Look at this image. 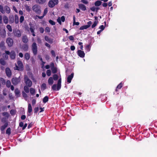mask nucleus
<instances>
[{"label": "nucleus", "instance_id": "f257e3e1", "mask_svg": "<svg viewBox=\"0 0 157 157\" xmlns=\"http://www.w3.org/2000/svg\"><path fill=\"white\" fill-rule=\"evenodd\" d=\"M61 78H59L58 81L57 85L56 84L53 85L52 86V89L54 90H59L61 87Z\"/></svg>", "mask_w": 157, "mask_h": 157}, {"label": "nucleus", "instance_id": "f03ea898", "mask_svg": "<svg viewBox=\"0 0 157 157\" xmlns=\"http://www.w3.org/2000/svg\"><path fill=\"white\" fill-rule=\"evenodd\" d=\"M17 64V65H16L15 67H14V69L19 71L22 70L23 67L22 62L20 61H18Z\"/></svg>", "mask_w": 157, "mask_h": 157}, {"label": "nucleus", "instance_id": "7ed1b4c3", "mask_svg": "<svg viewBox=\"0 0 157 157\" xmlns=\"http://www.w3.org/2000/svg\"><path fill=\"white\" fill-rule=\"evenodd\" d=\"M58 2V0H51L48 2V6L50 8H52L57 4Z\"/></svg>", "mask_w": 157, "mask_h": 157}, {"label": "nucleus", "instance_id": "20e7f679", "mask_svg": "<svg viewBox=\"0 0 157 157\" xmlns=\"http://www.w3.org/2000/svg\"><path fill=\"white\" fill-rule=\"evenodd\" d=\"M24 80L27 86H28L29 87H30L32 86V82L28 78L27 76H25Z\"/></svg>", "mask_w": 157, "mask_h": 157}, {"label": "nucleus", "instance_id": "39448f33", "mask_svg": "<svg viewBox=\"0 0 157 157\" xmlns=\"http://www.w3.org/2000/svg\"><path fill=\"white\" fill-rule=\"evenodd\" d=\"M32 49L33 54L36 55L37 53V46L36 44L35 43H33L32 45Z\"/></svg>", "mask_w": 157, "mask_h": 157}, {"label": "nucleus", "instance_id": "423d86ee", "mask_svg": "<svg viewBox=\"0 0 157 157\" xmlns=\"http://www.w3.org/2000/svg\"><path fill=\"white\" fill-rule=\"evenodd\" d=\"M5 53L7 54H8V55H10V58L12 59H14L15 58L16 54L15 52L14 51H12L10 52L9 51H5Z\"/></svg>", "mask_w": 157, "mask_h": 157}, {"label": "nucleus", "instance_id": "0eeeda50", "mask_svg": "<svg viewBox=\"0 0 157 157\" xmlns=\"http://www.w3.org/2000/svg\"><path fill=\"white\" fill-rule=\"evenodd\" d=\"M21 81V79L20 77L18 78H13L12 79V83L14 85L18 84Z\"/></svg>", "mask_w": 157, "mask_h": 157}, {"label": "nucleus", "instance_id": "6e6552de", "mask_svg": "<svg viewBox=\"0 0 157 157\" xmlns=\"http://www.w3.org/2000/svg\"><path fill=\"white\" fill-rule=\"evenodd\" d=\"M33 10L37 13H40L41 11L40 7L37 5H34L33 7Z\"/></svg>", "mask_w": 157, "mask_h": 157}, {"label": "nucleus", "instance_id": "1a4fd4ad", "mask_svg": "<svg viewBox=\"0 0 157 157\" xmlns=\"http://www.w3.org/2000/svg\"><path fill=\"white\" fill-rule=\"evenodd\" d=\"M13 33L15 36L17 37H20L21 36V33L20 31L17 29H15L13 30Z\"/></svg>", "mask_w": 157, "mask_h": 157}, {"label": "nucleus", "instance_id": "9d476101", "mask_svg": "<svg viewBox=\"0 0 157 157\" xmlns=\"http://www.w3.org/2000/svg\"><path fill=\"white\" fill-rule=\"evenodd\" d=\"M6 42L9 47H11L13 45V41L11 38H8L6 40Z\"/></svg>", "mask_w": 157, "mask_h": 157}, {"label": "nucleus", "instance_id": "9b49d317", "mask_svg": "<svg viewBox=\"0 0 157 157\" xmlns=\"http://www.w3.org/2000/svg\"><path fill=\"white\" fill-rule=\"evenodd\" d=\"M6 35V32L5 30L4 29L1 30V27H0V36L1 37L4 38Z\"/></svg>", "mask_w": 157, "mask_h": 157}, {"label": "nucleus", "instance_id": "f8f14e48", "mask_svg": "<svg viewBox=\"0 0 157 157\" xmlns=\"http://www.w3.org/2000/svg\"><path fill=\"white\" fill-rule=\"evenodd\" d=\"M65 20V17L64 16H63L60 18L59 17L57 19V21L59 23L60 25L61 24V21L63 22Z\"/></svg>", "mask_w": 157, "mask_h": 157}, {"label": "nucleus", "instance_id": "ddd939ff", "mask_svg": "<svg viewBox=\"0 0 157 157\" xmlns=\"http://www.w3.org/2000/svg\"><path fill=\"white\" fill-rule=\"evenodd\" d=\"M77 53L79 56L82 58H83L85 56V53L84 52L81 50H78L77 51Z\"/></svg>", "mask_w": 157, "mask_h": 157}, {"label": "nucleus", "instance_id": "4468645a", "mask_svg": "<svg viewBox=\"0 0 157 157\" xmlns=\"http://www.w3.org/2000/svg\"><path fill=\"white\" fill-rule=\"evenodd\" d=\"M6 75L9 77H10L11 75V72L9 68H6Z\"/></svg>", "mask_w": 157, "mask_h": 157}, {"label": "nucleus", "instance_id": "2eb2a0df", "mask_svg": "<svg viewBox=\"0 0 157 157\" xmlns=\"http://www.w3.org/2000/svg\"><path fill=\"white\" fill-rule=\"evenodd\" d=\"M74 76V73H72L69 75L67 78V82L68 83H71V80Z\"/></svg>", "mask_w": 157, "mask_h": 157}, {"label": "nucleus", "instance_id": "dca6fc26", "mask_svg": "<svg viewBox=\"0 0 157 157\" xmlns=\"http://www.w3.org/2000/svg\"><path fill=\"white\" fill-rule=\"evenodd\" d=\"M32 109L31 104L30 103L28 104V112L29 113L28 115L30 116V113L32 112Z\"/></svg>", "mask_w": 157, "mask_h": 157}, {"label": "nucleus", "instance_id": "f3484780", "mask_svg": "<svg viewBox=\"0 0 157 157\" xmlns=\"http://www.w3.org/2000/svg\"><path fill=\"white\" fill-rule=\"evenodd\" d=\"M4 10L5 11V13L6 12L7 13H9L10 12V8L7 6H6L4 7Z\"/></svg>", "mask_w": 157, "mask_h": 157}, {"label": "nucleus", "instance_id": "a211bd4d", "mask_svg": "<svg viewBox=\"0 0 157 157\" xmlns=\"http://www.w3.org/2000/svg\"><path fill=\"white\" fill-rule=\"evenodd\" d=\"M3 22L5 24H7L8 22V17L6 16H4L3 17Z\"/></svg>", "mask_w": 157, "mask_h": 157}, {"label": "nucleus", "instance_id": "6ab92c4d", "mask_svg": "<svg viewBox=\"0 0 157 157\" xmlns=\"http://www.w3.org/2000/svg\"><path fill=\"white\" fill-rule=\"evenodd\" d=\"M79 8L83 11H85L86 10V7L85 6L82 4H79Z\"/></svg>", "mask_w": 157, "mask_h": 157}, {"label": "nucleus", "instance_id": "aec40b11", "mask_svg": "<svg viewBox=\"0 0 157 157\" xmlns=\"http://www.w3.org/2000/svg\"><path fill=\"white\" fill-rule=\"evenodd\" d=\"M54 82L53 78L51 77L48 79V83L49 85H52Z\"/></svg>", "mask_w": 157, "mask_h": 157}, {"label": "nucleus", "instance_id": "412c9836", "mask_svg": "<svg viewBox=\"0 0 157 157\" xmlns=\"http://www.w3.org/2000/svg\"><path fill=\"white\" fill-rule=\"evenodd\" d=\"M8 126V123H6L3 125L1 127L0 129L2 131H3Z\"/></svg>", "mask_w": 157, "mask_h": 157}, {"label": "nucleus", "instance_id": "4be33fe9", "mask_svg": "<svg viewBox=\"0 0 157 157\" xmlns=\"http://www.w3.org/2000/svg\"><path fill=\"white\" fill-rule=\"evenodd\" d=\"M22 41L25 43H26L28 41V39L27 38V36H23L22 38Z\"/></svg>", "mask_w": 157, "mask_h": 157}, {"label": "nucleus", "instance_id": "5701e85b", "mask_svg": "<svg viewBox=\"0 0 157 157\" xmlns=\"http://www.w3.org/2000/svg\"><path fill=\"white\" fill-rule=\"evenodd\" d=\"M22 48L23 50L26 51L28 49V47L27 44H24L22 46Z\"/></svg>", "mask_w": 157, "mask_h": 157}, {"label": "nucleus", "instance_id": "b1692460", "mask_svg": "<svg viewBox=\"0 0 157 157\" xmlns=\"http://www.w3.org/2000/svg\"><path fill=\"white\" fill-rule=\"evenodd\" d=\"M61 78V76L60 75V76L59 77L57 75L55 74L53 75V78L55 81L57 80L59 78Z\"/></svg>", "mask_w": 157, "mask_h": 157}, {"label": "nucleus", "instance_id": "393cba45", "mask_svg": "<svg viewBox=\"0 0 157 157\" xmlns=\"http://www.w3.org/2000/svg\"><path fill=\"white\" fill-rule=\"evenodd\" d=\"M30 57L29 54L28 53H26L25 55V59L28 60H29Z\"/></svg>", "mask_w": 157, "mask_h": 157}, {"label": "nucleus", "instance_id": "a878e982", "mask_svg": "<svg viewBox=\"0 0 157 157\" xmlns=\"http://www.w3.org/2000/svg\"><path fill=\"white\" fill-rule=\"evenodd\" d=\"M29 86H25L24 87V90L26 93H28L29 92Z\"/></svg>", "mask_w": 157, "mask_h": 157}, {"label": "nucleus", "instance_id": "bb28decb", "mask_svg": "<svg viewBox=\"0 0 157 157\" xmlns=\"http://www.w3.org/2000/svg\"><path fill=\"white\" fill-rule=\"evenodd\" d=\"M14 21V19L13 17H9V23L10 24L12 23H13Z\"/></svg>", "mask_w": 157, "mask_h": 157}, {"label": "nucleus", "instance_id": "cd10ccee", "mask_svg": "<svg viewBox=\"0 0 157 157\" xmlns=\"http://www.w3.org/2000/svg\"><path fill=\"white\" fill-rule=\"evenodd\" d=\"M89 27V26H88V25H85L83 26H81L80 28V30H83L84 29H86L88 28Z\"/></svg>", "mask_w": 157, "mask_h": 157}, {"label": "nucleus", "instance_id": "c85d7f7f", "mask_svg": "<svg viewBox=\"0 0 157 157\" xmlns=\"http://www.w3.org/2000/svg\"><path fill=\"white\" fill-rule=\"evenodd\" d=\"M101 3V2L100 1H97L95 3V5L96 6H100Z\"/></svg>", "mask_w": 157, "mask_h": 157}, {"label": "nucleus", "instance_id": "c756f323", "mask_svg": "<svg viewBox=\"0 0 157 157\" xmlns=\"http://www.w3.org/2000/svg\"><path fill=\"white\" fill-rule=\"evenodd\" d=\"M0 63L2 65H5L6 63L5 61L2 58L0 59Z\"/></svg>", "mask_w": 157, "mask_h": 157}, {"label": "nucleus", "instance_id": "7c9ffc66", "mask_svg": "<svg viewBox=\"0 0 157 157\" xmlns=\"http://www.w3.org/2000/svg\"><path fill=\"white\" fill-rule=\"evenodd\" d=\"M51 69L52 71V73L54 74L56 73L57 72V69L55 67L51 68Z\"/></svg>", "mask_w": 157, "mask_h": 157}, {"label": "nucleus", "instance_id": "2f4dec72", "mask_svg": "<svg viewBox=\"0 0 157 157\" xmlns=\"http://www.w3.org/2000/svg\"><path fill=\"white\" fill-rule=\"evenodd\" d=\"M30 93L32 95H34L35 93V89L32 88H31L30 89Z\"/></svg>", "mask_w": 157, "mask_h": 157}, {"label": "nucleus", "instance_id": "473e14b6", "mask_svg": "<svg viewBox=\"0 0 157 157\" xmlns=\"http://www.w3.org/2000/svg\"><path fill=\"white\" fill-rule=\"evenodd\" d=\"M15 93L16 95L17 96H19L20 91L18 89H16L15 90Z\"/></svg>", "mask_w": 157, "mask_h": 157}, {"label": "nucleus", "instance_id": "72a5a7b5", "mask_svg": "<svg viewBox=\"0 0 157 157\" xmlns=\"http://www.w3.org/2000/svg\"><path fill=\"white\" fill-rule=\"evenodd\" d=\"M15 17V22L16 24L18 22V17L17 15H15L14 16Z\"/></svg>", "mask_w": 157, "mask_h": 157}, {"label": "nucleus", "instance_id": "f704fd0d", "mask_svg": "<svg viewBox=\"0 0 157 157\" xmlns=\"http://www.w3.org/2000/svg\"><path fill=\"white\" fill-rule=\"evenodd\" d=\"M48 97L47 96H46L43 99V102L44 103H46L47 101H48Z\"/></svg>", "mask_w": 157, "mask_h": 157}, {"label": "nucleus", "instance_id": "c9c22d12", "mask_svg": "<svg viewBox=\"0 0 157 157\" xmlns=\"http://www.w3.org/2000/svg\"><path fill=\"white\" fill-rule=\"evenodd\" d=\"M41 90H44L46 88V84L45 83H43L41 86Z\"/></svg>", "mask_w": 157, "mask_h": 157}, {"label": "nucleus", "instance_id": "e433bc0d", "mask_svg": "<svg viewBox=\"0 0 157 157\" xmlns=\"http://www.w3.org/2000/svg\"><path fill=\"white\" fill-rule=\"evenodd\" d=\"M46 1V0H36V2L40 4H43Z\"/></svg>", "mask_w": 157, "mask_h": 157}, {"label": "nucleus", "instance_id": "4c0bfd02", "mask_svg": "<svg viewBox=\"0 0 157 157\" xmlns=\"http://www.w3.org/2000/svg\"><path fill=\"white\" fill-rule=\"evenodd\" d=\"M6 28L10 32L12 31V29L11 26L10 25H7L6 26Z\"/></svg>", "mask_w": 157, "mask_h": 157}, {"label": "nucleus", "instance_id": "58836bf2", "mask_svg": "<svg viewBox=\"0 0 157 157\" xmlns=\"http://www.w3.org/2000/svg\"><path fill=\"white\" fill-rule=\"evenodd\" d=\"M98 23V21H94V23L92 25V28H94L95 27Z\"/></svg>", "mask_w": 157, "mask_h": 157}, {"label": "nucleus", "instance_id": "ea45409f", "mask_svg": "<svg viewBox=\"0 0 157 157\" xmlns=\"http://www.w3.org/2000/svg\"><path fill=\"white\" fill-rule=\"evenodd\" d=\"M25 7L26 9V10L28 12H29L31 8L30 7L28 6L27 5H26L25 6Z\"/></svg>", "mask_w": 157, "mask_h": 157}, {"label": "nucleus", "instance_id": "a19ab883", "mask_svg": "<svg viewBox=\"0 0 157 157\" xmlns=\"http://www.w3.org/2000/svg\"><path fill=\"white\" fill-rule=\"evenodd\" d=\"M6 85L7 87H9L11 86V82L10 81L8 80L6 82Z\"/></svg>", "mask_w": 157, "mask_h": 157}, {"label": "nucleus", "instance_id": "79ce46f5", "mask_svg": "<svg viewBox=\"0 0 157 157\" xmlns=\"http://www.w3.org/2000/svg\"><path fill=\"white\" fill-rule=\"evenodd\" d=\"M22 95L25 99L27 100V98L28 97L27 95L24 92H22Z\"/></svg>", "mask_w": 157, "mask_h": 157}, {"label": "nucleus", "instance_id": "37998d69", "mask_svg": "<svg viewBox=\"0 0 157 157\" xmlns=\"http://www.w3.org/2000/svg\"><path fill=\"white\" fill-rule=\"evenodd\" d=\"M2 115L3 116H5L8 118L9 117V114L7 112H4L2 113Z\"/></svg>", "mask_w": 157, "mask_h": 157}, {"label": "nucleus", "instance_id": "c03bdc74", "mask_svg": "<svg viewBox=\"0 0 157 157\" xmlns=\"http://www.w3.org/2000/svg\"><path fill=\"white\" fill-rule=\"evenodd\" d=\"M51 71L50 70H48L46 71V74L47 75L49 76L51 75Z\"/></svg>", "mask_w": 157, "mask_h": 157}, {"label": "nucleus", "instance_id": "a18cd8bd", "mask_svg": "<svg viewBox=\"0 0 157 157\" xmlns=\"http://www.w3.org/2000/svg\"><path fill=\"white\" fill-rule=\"evenodd\" d=\"M35 29V28L34 27L32 26H30V30L31 33H33L34 32V30Z\"/></svg>", "mask_w": 157, "mask_h": 157}, {"label": "nucleus", "instance_id": "49530a36", "mask_svg": "<svg viewBox=\"0 0 157 157\" xmlns=\"http://www.w3.org/2000/svg\"><path fill=\"white\" fill-rule=\"evenodd\" d=\"M11 129L10 128H8L7 129L6 133V134L10 135V134Z\"/></svg>", "mask_w": 157, "mask_h": 157}, {"label": "nucleus", "instance_id": "de8ad7c7", "mask_svg": "<svg viewBox=\"0 0 157 157\" xmlns=\"http://www.w3.org/2000/svg\"><path fill=\"white\" fill-rule=\"evenodd\" d=\"M122 85H123L122 84V83L121 82L117 86V89H120L122 87Z\"/></svg>", "mask_w": 157, "mask_h": 157}, {"label": "nucleus", "instance_id": "09e8293b", "mask_svg": "<svg viewBox=\"0 0 157 157\" xmlns=\"http://www.w3.org/2000/svg\"><path fill=\"white\" fill-rule=\"evenodd\" d=\"M49 22L52 25H55L56 24L55 22L51 20H50L49 21Z\"/></svg>", "mask_w": 157, "mask_h": 157}, {"label": "nucleus", "instance_id": "8fccbe9b", "mask_svg": "<svg viewBox=\"0 0 157 157\" xmlns=\"http://www.w3.org/2000/svg\"><path fill=\"white\" fill-rule=\"evenodd\" d=\"M0 11L3 13H5V11L3 10V6L0 5Z\"/></svg>", "mask_w": 157, "mask_h": 157}, {"label": "nucleus", "instance_id": "3c124183", "mask_svg": "<svg viewBox=\"0 0 157 157\" xmlns=\"http://www.w3.org/2000/svg\"><path fill=\"white\" fill-rule=\"evenodd\" d=\"M45 31L46 32L49 33L50 32V29L49 27H47L45 28Z\"/></svg>", "mask_w": 157, "mask_h": 157}, {"label": "nucleus", "instance_id": "603ef678", "mask_svg": "<svg viewBox=\"0 0 157 157\" xmlns=\"http://www.w3.org/2000/svg\"><path fill=\"white\" fill-rule=\"evenodd\" d=\"M39 30L40 33H43L44 31V28L42 27H40L39 28Z\"/></svg>", "mask_w": 157, "mask_h": 157}, {"label": "nucleus", "instance_id": "864d4df0", "mask_svg": "<svg viewBox=\"0 0 157 157\" xmlns=\"http://www.w3.org/2000/svg\"><path fill=\"white\" fill-rule=\"evenodd\" d=\"M24 19V17L23 16H21L20 19V23H22Z\"/></svg>", "mask_w": 157, "mask_h": 157}, {"label": "nucleus", "instance_id": "5fc2aeb1", "mask_svg": "<svg viewBox=\"0 0 157 157\" xmlns=\"http://www.w3.org/2000/svg\"><path fill=\"white\" fill-rule=\"evenodd\" d=\"M90 10L93 11H95L96 10L97 11V10H98V8H96L94 7H92L90 8Z\"/></svg>", "mask_w": 157, "mask_h": 157}, {"label": "nucleus", "instance_id": "6e6d98bb", "mask_svg": "<svg viewBox=\"0 0 157 157\" xmlns=\"http://www.w3.org/2000/svg\"><path fill=\"white\" fill-rule=\"evenodd\" d=\"M48 11V8H45L44 10V11L43 15L44 16H45L46 15V14H47V13Z\"/></svg>", "mask_w": 157, "mask_h": 157}, {"label": "nucleus", "instance_id": "4d7b16f0", "mask_svg": "<svg viewBox=\"0 0 157 157\" xmlns=\"http://www.w3.org/2000/svg\"><path fill=\"white\" fill-rule=\"evenodd\" d=\"M8 55L6 54H3V57L5 59H7L8 58Z\"/></svg>", "mask_w": 157, "mask_h": 157}, {"label": "nucleus", "instance_id": "13d9d810", "mask_svg": "<svg viewBox=\"0 0 157 157\" xmlns=\"http://www.w3.org/2000/svg\"><path fill=\"white\" fill-rule=\"evenodd\" d=\"M38 57L39 59H40L41 61L42 62L43 64H44L45 63L43 61V59L41 56L40 55H39L38 56Z\"/></svg>", "mask_w": 157, "mask_h": 157}, {"label": "nucleus", "instance_id": "bf43d9fd", "mask_svg": "<svg viewBox=\"0 0 157 157\" xmlns=\"http://www.w3.org/2000/svg\"><path fill=\"white\" fill-rule=\"evenodd\" d=\"M69 39L71 40H73L74 39V38L72 36H70L69 37Z\"/></svg>", "mask_w": 157, "mask_h": 157}, {"label": "nucleus", "instance_id": "052dcab7", "mask_svg": "<svg viewBox=\"0 0 157 157\" xmlns=\"http://www.w3.org/2000/svg\"><path fill=\"white\" fill-rule=\"evenodd\" d=\"M70 48L72 51H74L75 49V46L72 45L71 46Z\"/></svg>", "mask_w": 157, "mask_h": 157}, {"label": "nucleus", "instance_id": "680f3d73", "mask_svg": "<svg viewBox=\"0 0 157 157\" xmlns=\"http://www.w3.org/2000/svg\"><path fill=\"white\" fill-rule=\"evenodd\" d=\"M104 28L105 27L103 25H101L99 27V28L101 29V30H102V31H103L104 29Z\"/></svg>", "mask_w": 157, "mask_h": 157}, {"label": "nucleus", "instance_id": "e2e57ef3", "mask_svg": "<svg viewBox=\"0 0 157 157\" xmlns=\"http://www.w3.org/2000/svg\"><path fill=\"white\" fill-rule=\"evenodd\" d=\"M50 67H51V68H52L54 67H55L54 63H51L50 64Z\"/></svg>", "mask_w": 157, "mask_h": 157}, {"label": "nucleus", "instance_id": "0e129e2a", "mask_svg": "<svg viewBox=\"0 0 157 157\" xmlns=\"http://www.w3.org/2000/svg\"><path fill=\"white\" fill-rule=\"evenodd\" d=\"M39 110V108L38 107H36L34 109V112L35 113H36Z\"/></svg>", "mask_w": 157, "mask_h": 157}, {"label": "nucleus", "instance_id": "69168bd1", "mask_svg": "<svg viewBox=\"0 0 157 157\" xmlns=\"http://www.w3.org/2000/svg\"><path fill=\"white\" fill-rule=\"evenodd\" d=\"M81 1L83 3L85 4H87L88 3V2L85 0H82Z\"/></svg>", "mask_w": 157, "mask_h": 157}, {"label": "nucleus", "instance_id": "338daca9", "mask_svg": "<svg viewBox=\"0 0 157 157\" xmlns=\"http://www.w3.org/2000/svg\"><path fill=\"white\" fill-rule=\"evenodd\" d=\"M85 48L88 51H89L90 50V46L89 45H87Z\"/></svg>", "mask_w": 157, "mask_h": 157}, {"label": "nucleus", "instance_id": "774afa93", "mask_svg": "<svg viewBox=\"0 0 157 157\" xmlns=\"http://www.w3.org/2000/svg\"><path fill=\"white\" fill-rule=\"evenodd\" d=\"M10 113L12 115L14 114V113H15V111H14V110H13V109L11 110H10Z\"/></svg>", "mask_w": 157, "mask_h": 157}]
</instances>
